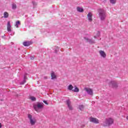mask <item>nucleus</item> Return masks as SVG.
<instances>
[{"label":"nucleus","mask_w":128,"mask_h":128,"mask_svg":"<svg viewBox=\"0 0 128 128\" xmlns=\"http://www.w3.org/2000/svg\"><path fill=\"white\" fill-rule=\"evenodd\" d=\"M84 40L88 42H90V44H94V41L92 40V39H89L86 37H84Z\"/></svg>","instance_id":"nucleus-11"},{"label":"nucleus","mask_w":128,"mask_h":128,"mask_svg":"<svg viewBox=\"0 0 128 128\" xmlns=\"http://www.w3.org/2000/svg\"><path fill=\"white\" fill-rule=\"evenodd\" d=\"M34 108L36 112H39L40 110L44 108V103H37L34 105Z\"/></svg>","instance_id":"nucleus-3"},{"label":"nucleus","mask_w":128,"mask_h":128,"mask_svg":"<svg viewBox=\"0 0 128 128\" xmlns=\"http://www.w3.org/2000/svg\"><path fill=\"white\" fill-rule=\"evenodd\" d=\"M90 122H93V124H98V122H100L98 118H94V117H90Z\"/></svg>","instance_id":"nucleus-7"},{"label":"nucleus","mask_w":128,"mask_h":128,"mask_svg":"<svg viewBox=\"0 0 128 128\" xmlns=\"http://www.w3.org/2000/svg\"><path fill=\"white\" fill-rule=\"evenodd\" d=\"M44 102L45 104H48V102L46 100H44Z\"/></svg>","instance_id":"nucleus-27"},{"label":"nucleus","mask_w":128,"mask_h":128,"mask_svg":"<svg viewBox=\"0 0 128 128\" xmlns=\"http://www.w3.org/2000/svg\"><path fill=\"white\" fill-rule=\"evenodd\" d=\"M99 54L102 58H106V52L104 50H100L99 51Z\"/></svg>","instance_id":"nucleus-9"},{"label":"nucleus","mask_w":128,"mask_h":128,"mask_svg":"<svg viewBox=\"0 0 128 128\" xmlns=\"http://www.w3.org/2000/svg\"><path fill=\"white\" fill-rule=\"evenodd\" d=\"M84 105H80L78 108L80 110H84Z\"/></svg>","instance_id":"nucleus-23"},{"label":"nucleus","mask_w":128,"mask_h":128,"mask_svg":"<svg viewBox=\"0 0 128 128\" xmlns=\"http://www.w3.org/2000/svg\"><path fill=\"white\" fill-rule=\"evenodd\" d=\"M8 32H12V26H10V22L8 21L7 24Z\"/></svg>","instance_id":"nucleus-12"},{"label":"nucleus","mask_w":128,"mask_h":128,"mask_svg":"<svg viewBox=\"0 0 128 128\" xmlns=\"http://www.w3.org/2000/svg\"><path fill=\"white\" fill-rule=\"evenodd\" d=\"M72 92H78L80 91V90L78 88H75L74 90H72Z\"/></svg>","instance_id":"nucleus-22"},{"label":"nucleus","mask_w":128,"mask_h":128,"mask_svg":"<svg viewBox=\"0 0 128 128\" xmlns=\"http://www.w3.org/2000/svg\"><path fill=\"white\" fill-rule=\"evenodd\" d=\"M1 101H2V100H1Z\"/></svg>","instance_id":"nucleus-31"},{"label":"nucleus","mask_w":128,"mask_h":128,"mask_svg":"<svg viewBox=\"0 0 128 128\" xmlns=\"http://www.w3.org/2000/svg\"><path fill=\"white\" fill-rule=\"evenodd\" d=\"M76 10L78 12H84V8L78 6L76 8Z\"/></svg>","instance_id":"nucleus-14"},{"label":"nucleus","mask_w":128,"mask_h":128,"mask_svg":"<svg viewBox=\"0 0 128 128\" xmlns=\"http://www.w3.org/2000/svg\"><path fill=\"white\" fill-rule=\"evenodd\" d=\"M30 44H32V42H23V46H30Z\"/></svg>","instance_id":"nucleus-13"},{"label":"nucleus","mask_w":128,"mask_h":128,"mask_svg":"<svg viewBox=\"0 0 128 128\" xmlns=\"http://www.w3.org/2000/svg\"><path fill=\"white\" fill-rule=\"evenodd\" d=\"M60 50V48L58 46L55 47V52H58Z\"/></svg>","instance_id":"nucleus-25"},{"label":"nucleus","mask_w":128,"mask_h":128,"mask_svg":"<svg viewBox=\"0 0 128 128\" xmlns=\"http://www.w3.org/2000/svg\"><path fill=\"white\" fill-rule=\"evenodd\" d=\"M84 90H85V92H86L89 96H94V90L92 89L87 87L84 88Z\"/></svg>","instance_id":"nucleus-5"},{"label":"nucleus","mask_w":128,"mask_h":128,"mask_svg":"<svg viewBox=\"0 0 128 128\" xmlns=\"http://www.w3.org/2000/svg\"><path fill=\"white\" fill-rule=\"evenodd\" d=\"M2 128V124L0 123V128Z\"/></svg>","instance_id":"nucleus-29"},{"label":"nucleus","mask_w":128,"mask_h":128,"mask_svg":"<svg viewBox=\"0 0 128 128\" xmlns=\"http://www.w3.org/2000/svg\"><path fill=\"white\" fill-rule=\"evenodd\" d=\"M16 4L14 3L12 4V10H16Z\"/></svg>","instance_id":"nucleus-21"},{"label":"nucleus","mask_w":128,"mask_h":128,"mask_svg":"<svg viewBox=\"0 0 128 128\" xmlns=\"http://www.w3.org/2000/svg\"><path fill=\"white\" fill-rule=\"evenodd\" d=\"M30 100H31L32 102H36V98L34 96H30Z\"/></svg>","instance_id":"nucleus-20"},{"label":"nucleus","mask_w":128,"mask_h":128,"mask_svg":"<svg viewBox=\"0 0 128 128\" xmlns=\"http://www.w3.org/2000/svg\"><path fill=\"white\" fill-rule=\"evenodd\" d=\"M99 18L101 20H104L106 17V10L103 9H99L98 10Z\"/></svg>","instance_id":"nucleus-1"},{"label":"nucleus","mask_w":128,"mask_h":128,"mask_svg":"<svg viewBox=\"0 0 128 128\" xmlns=\"http://www.w3.org/2000/svg\"><path fill=\"white\" fill-rule=\"evenodd\" d=\"M30 60H34V57L31 58Z\"/></svg>","instance_id":"nucleus-28"},{"label":"nucleus","mask_w":128,"mask_h":128,"mask_svg":"<svg viewBox=\"0 0 128 128\" xmlns=\"http://www.w3.org/2000/svg\"><path fill=\"white\" fill-rule=\"evenodd\" d=\"M116 2V0H110V4H114Z\"/></svg>","instance_id":"nucleus-24"},{"label":"nucleus","mask_w":128,"mask_h":128,"mask_svg":"<svg viewBox=\"0 0 128 128\" xmlns=\"http://www.w3.org/2000/svg\"><path fill=\"white\" fill-rule=\"evenodd\" d=\"M109 84L113 88H118V84H116V82L115 81H112Z\"/></svg>","instance_id":"nucleus-10"},{"label":"nucleus","mask_w":128,"mask_h":128,"mask_svg":"<svg viewBox=\"0 0 128 128\" xmlns=\"http://www.w3.org/2000/svg\"><path fill=\"white\" fill-rule=\"evenodd\" d=\"M51 78L52 80H54V78H56V74H54V72H52L51 73Z\"/></svg>","instance_id":"nucleus-15"},{"label":"nucleus","mask_w":128,"mask_h":128,"mask_svg":"<svg viewBox=\"0 0 128 128\" xmlns=\"http://www.w3.org/2000/svg\"><path fill=\"white\" fill-rule=\"evenodd\" d=\"M114 124V120L111 118H109L105 120L102 124V126H108L111 124Z\"/></svg>","instance_id":"nucleus-2"},{"label":"nucleus","mask_w":128,"mask_h":128,"mask_svg":"<svg viewBox=\"0 0 128 128\" xmlns=\"http://www.w3.org/2000/svg\"><path fill=\"white\" fill-rule=\"evenodd\" d=\"M18 26H20V21L18 20L16 22L15 26L16 28H18Z\"/></svg>","instance_id":"nucleus-18"},{"label":"nucleus","mask_w":128,"mask_h":128,"mask_svg":"<svg viewBox=\"0 0 128 128\" xmlns=\"http://www.w3.org/2000/svg\"><path fill=\"white\" fill-rule=\"evenodd\" d=\"M66 104L69 110H74L72 106V102L70 100H66Z\"/></svg>","instance_id":"nucleus-6"},{"label":"nucleus","mask_w":128,"mask_h":128,"mask_svg":"<svg viewBox=\"0 0 128 128\" xmlns=\"http://www.w3.org/2000/svg\"><path fill=\"white\" fill-rule=\"evenodd\" d=\"M28 118L29 119L30 124L31 126H34L36 123V119L32 118V116L30 114H28Z\"/></svg>","instance_id":"nucleus-4"},{"label":"nucleus","mask_w":128,"mask_h":128,"mask_svg":"<svg viewBox=\"0 0 128 128\" xmlns=\"http://www.w3.org/2000/svg\"><path fill=\"white\" fill-rule=\"evenodd\" d=\"M94 38H96V36H94Z\"/></svg>","instance_id":"nucleus-30"},{"label":"nucleus","mask_w":128,"mask_h":128,"mask_svg":"<svg viewBox=\"0 0 128 128\" xmlns=\"http://www.w3.org/2000/svg\"><path fill=\"white\" fill-rule=\"evenodd\" d=\"M87 18L90 22H92V14L90 12H88L87 14Z\"/></svg>","instance_id":"nucleus-8"},{"label":"nucleus","mask_w":128,"mask_h":128,"mask_svg":"<svg viewBox=\"0 0 128 128\" xmlns=\"http://www.w3.org/2000/svg\"><path fill=\"white\" fill-rule=\"evenodd\" d=\"M72 88H74V86L72 84H70L68 87V90H72Z\"/></svg>","instance_id":"nucleus-19"},{"label":"nucleus","mask_w":128,"mask_h":128,"mask_svg":"<svg viewBox=\"0 0 128 128\" xmlns=\"http://www.w3.org/2000/svg\"><path fill=\"white\" fill-rule=\"evenodd\" d=\"M8 12H4V18H8Z\"/></svg>","instance_id":"nucleus-17"},{"label":"nucleus","mask_w":128,"mask_h":128,"mask_svg":"<svg viewBox=\"0 0 128 128\" xmlns=\"http://www.w3.org/2000/svg\"><path fill=\"white\" fill-rule=\"evenodd\" d=\"M26 74H25L24 75V80L22 82L20 83V84H24V83L26 82Z\"/></svg>","instance_id":"nucleus-16"},{"label":"nucleus","mask_w":128,"mask_h":128,"mask_svg":"<svg viewBox=\"0 0 128 128\" xmlns=\"http://www.w3.org/2000/svg\"><path fill=\"white\" fill-rule=\"evenodd\" d=\"M32 4L33 6H36V4H38L36 2H34V1H32Z\"/></svg>","instance_id":"nucleus-26"}]
</instances>
